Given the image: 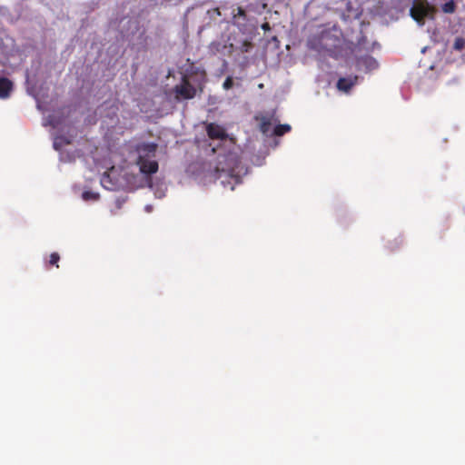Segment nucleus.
<instances>
[{
    "label": "nucleus",
    "mask_w": 465,
    "mask_h": 465,
    "mask_svg": "<svg viewBox=\"0 0 465 465\" xmlns=\"http://www.w3.org/2000/svg\"><path fill=\"white\" fill-rule=\"evenodd\" d=\"M206 133L212 141L209 144L212 153L206 162L190 164L188 173L199 183L206 185L219 180L224 188L232 191L248 173L240 160L241 149L219 124H208Z\"/></svg>",
    "instance_id": "f257e3e1"
},
{
    "label": "nucleus",
    "mask_w": 465,
    "mask_h": 465,
    "mask_svg": "<svg viewBox=\"0 0 465 465\" xmlns=\"http://www.w3.org/2000/svg\"><path fill=\"white\" fill-rule=\"evenodd\" d=\"M157 145L153 143H142L137 144L131 152V161L138 167L139 173L143 176V183L147 182L150 189L156 198L165 196L167 186L163 181H153L149 175L158 171V163L155 160Z\"/></svg>",
    "instance_id": "f03ea898"
},
{
    "label": "nucleus",
    "mask_w": 465,
    "mask_h": 465,
    "mask_svg": "<svg viewBox=\"0 0 465 465\" xmlns=\"http://www.w3.org/2000/svg\"><path fill=\"white\" fill-rule=\"evenodd\" d=\"M129 160L126 168H117L112 166L101 177V185L108 191L117 190H134L143 184V176L134 174L133 171L129 173L128 169L132 167L137 168L134 163Z\"/></svg>",
    "instance_id": "7ed1b4c3"
},
{
    "label": "nucleus",
    "mask_w": 465,
    "mask_h": 465,
    "mask_svg": "<svg viewBox=\"0 0 465 465\" xmlns=\"http://www.w3.org/2000/svg\"><path fill=\"white\" fill-rule=\"evenodd\" d=\"M44 125H50L53 128L52 136H53V146L56 151H61L62 147L65 144H69L72 142L73 135L72 134H64V129L67 128L68 131L71 127L65 125L62 121L56 119L54 115H49L44 122Z\"/></svg>",
    "instance_id": "20e7f679"
},
{
    "label": "nucleus",
    "mask_w": 465,
    "mask_h": 465,
    "mask_svg": "<svg viewBox=\"0 0 465 465\" xmlns=\"http://www.w3.org/2000/svg\"><path fill=\"white\" fill-rule=\"evenodd\" d=\"M259 119V117H257ZM280 120L274 114L262 115L260 117V130L265 135L281 136L291 130L290 124H280Z\"/></svg>",
    "instance_id": "39448f33"
},
{
    "label": "nucleus",
    "mask_w": 465,
    "mask_h": 465,
    "mask_svg": "<svg viewBox=\"0 0 465 465\" xmlns=\"http://www.w3.org/2000/svg\"><path fill=\"white\" fill-rule=\"evenodd\" d=\"M435 8L427 0H414L410 9V15L421 26L425 20H433Z\"/></svg>",
    "instance_id": "423d86ee"
},
{
    "label": "nucleus",
    "mask_w": 465,
    "mask_h": 465,
    "mask_svg": "<svg viewBox=\"0 0 465 465\" xmlns=\"http://www.w3.org/2000/svg\"><path fill=\"white\" fill-rule=\"evenodd\" d=\"M177 99H192L196 94V89L187 80L183 79L180 84L174 87Z\"/></svg>",
    "instance_id": "0eeeda50"
},
{
    "label": "nucleus",
    "mask_w": 465,
    "mask_h": 465,
    "mask_svg": "<svg viewBox=\"0 0 465 465\" xmlns=\"http://www.w3.org/2000/svg\"><path fill=\"white\" fill-rule=\"evenodd\" d=\"M357 69L364 73H371L379 67V63L371 56L365 55L357 59Z\"/></svg>",
    "instance_id": "6e6552de"
},
{
    "label": "nucleus",
    "mask_w": 465,
    "mask_h": 465,
    "mask_svg": "<svg viewBox=\"0 0 465 465\" xmlns=\"http://www.w3.org/2000/svg\"><path fill=\"white\" fill-rule=\"evenodd\" d=\"M360 77L358 75H349L341 77L337 82V88L339 91L349 93L352 86L359 84Z\"/></svg>",
    "instance_id": "1a4fd4ad"
},
{
    "label": "nucleus",
    "mask_w": 465,
    "mask_h": 465,
    "mask_svg": "<svg viewBox=\"0 0 465 465\" xmlns=\"http://www.w3.org/2000/svg\"><path fill=\"white\" fill-rule=\"evenodd\" d=\"M13 91V83L0 74V99H6Z\"/></svg>",
    "instance_id": "9d476101"
},
{
    "label": "nucleus",
    "mask_w": 465,
    "mask_h": 465,
    "mask_svg": "<svg viewBox=\"0 0 465 465\" xmlns=\"http://www.w3.org/2000/svg\"><path fill=\"white\" fill-rule=\"evenodd\" d=\"M233 24L238 27L244 25L246 21V14L242 7L236 9V13L233 12Z\"/></svg>",
    "instance_id": "9b49d317"
},
{
    "label": "nucleus",
    "mask_w": 465,
    "mask_h": 465,
    "mask_svg": "<svg viewBox=\"0 0 465 465\" xmlns=\"http://www.w3.org/2000/svg\"><path fill=\"white\" fill-rule=\"evenodd\" d=\"M99 193L93 191H84L82 193V199L84 202H96L99 200Z\"/></svg>",
    "instance_id": "f8f14e48"
},
{
    "label": "nucleus",
    "mask_w": 465,
    "mask_h": 465,
    "mask_svg": "<svg viewBox=\"0 0 465 465\" xmlns=\"http://www.w3.org/2000/svg\"><path fill=\"white\" fill-rule=\"evenodd\" d=\"M441 10L444 14H453L456 11V3L454 0H449L441 5Z\"/></svg>",
    "instance_id": "ddd939ff"
},
{
    "label": "nucleus",
    "mask_w": 465,
    "mask_h": 465,
    "mask_svg": "<svg viewBox=\"0 0 465 465\" xmlns=\"http://www.w3.org/2000/svg\"><path fill=\"white\" fill-rule=\"evenodd\" d=\"M74 153H68L64 151L60 152V160L62 162H72L73 160H74Z\"/></svg>",
    "instance_id": "4468645a"
},
{
    "label": "nucleus",
    "mask_w": 465,
    "mask_h": 465,
    "mask_svg": "<svg viewBox=\"0 0 465 465\" xmlns=\"http://www.w3.org/2000/svg\"><path fill=\"white\" fill-rule=\"evenodd\" d=\"M465 45V40L461 37H457L454 41V44H453V48L455 50H461Z\"/></svg>",
    "instance_id": "2eb2a0df"
},
{
    "label": "nucleus",
    "mask_w": 465,
    "mask_h": 465,
    "mask_svg": "<svg viewBox=\"0 0 465 465\" xmlns=\"http://www.w3.org/2000/svg\"><path fill=\"white\" fill-rule=\"evenodd\" d=\"M232 84H233V80L231 76H228L225 81L223 82V87L225 89V90H229L230 88L232 87Z\"/></svg>",
    "instance_id": "dca6fc26"
},
{
    "label": "nucleus",
    "mask_w": 465,
    "mask_h": 465,
    "mask_svg": "<svg viewBox=\"0 0 465 465\" xmlns=\"http://www.w3.org/2000/svg\"><path fill=\"white\" fill-rule=\"evenodd\" d=\"M60 257H59V254L57 252H53L51 255H50V261L49 262L51 264H57L58 261H59Z\"/></svg>",
    "instance_id": "f3484780"
},
{
    "label": "nucleus",
    "mask_w": 465,
    "mask_h": 465,
    "mask_svg": "<svg viewBox=\"0 0 465 465\" xmlns=\"http://www.w3.org/2000/svg\"><path fill=\"white\" fill-rule=\"evenodd\" d=\"M144 210L146 213H151L153 210V205H151V204L145 205Z\"/></svg>",
    "instance_id": "a211bd4d"
},
{
    "label": "nucleus",
    "mask_w": 465,
    "mask_h": 465,
    "mask_svg": "<svg viewBox=\"0 0 465 465\" xmlns=\"http://www.w3.org/2000/svg\"><path fill=\"white\" fill-rule=\"evenodd\" d=\"M124 203V200H120V199H117L116 200V205H117V208H121L122 204Z\"/></svg>",
    "instance_id": "6ab92c4d"
},
{
    "label": "nucleus",
    "mask_w": 465,
    "mask_h": 465,
    "mask_svg": "<svg viewBox=\"0 0 465 465\" xmlns=\"http://www.w3.org/2000/svg\"><path fill=\"white\" fill-rule=\"evenodd\" d=\"M28 93L32 95H34L33 92L28 88Z\"/></svg>",
    "instance_id": "aec40b11"
}]
</instances>
